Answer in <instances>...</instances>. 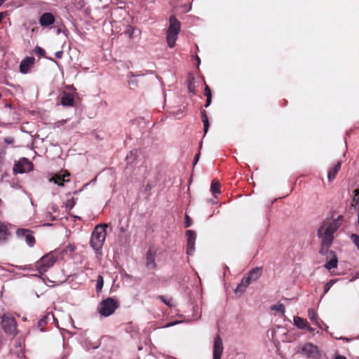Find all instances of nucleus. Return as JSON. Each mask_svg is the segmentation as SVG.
<instances>
[{"instance_id":"obj_1","label":"nucleus","mask_w":359,"mask_h":359,"mask_svg":"<svg viewBox=\"0 0 359 359\" xmlns=\"http://www.w3.org/2000/svg\"><path fill=\"white\" fill-rule=\"evenodd\" d=\"M339 224L337 220L326 219L323 222L317 231V236L321 241L320 254L325 255L334 241V233L337 231Z\"/></svg>"},{"instance_id":"obj_2","label":"nucleus","mask_w":359,"mask_h":359,"mask_svg":"<svg viewBox=\"0 0 359 359\" xmlns=\"http://www.w3.org/2000/svg\"><path fill=\"white\" fill-rule=\"evenodd\" d=\"M107 227V224H97L92 233L90 244L97 254H101L100 250L106 239Z\"/></svg>"},{"instance_id":"obj_3","label":"nucleus","mask_w":359,"mask_h":359,"mask_svg":"<svg viewBox=\"0 0 359 359\" xmlns=\"http://www.w3.org/2000/svg\"><path fill=\"white\" fill-rule=\"evenodd\" d=\"M60 252L57 250L51 251L43 256L35 263V267L40 274H43L58 260Z\"/></svg>"},{"instance_id":"obj_4","label":"nucleus","mask_w":359,"mask_h":359,"mask_svg":"<svg viewBox=\"0 0 359 359\" xmlns=\"http://www.w3.org/2000/svg\"><path fill=\"white\" fill-rule=\"evenodd\" d=\"M1 325L6 334L13 337L18 334L17 321L12 313L6 312L0 316Z\"/></svg>"},{"instance_id":"obj_5","label":"nucleus","mask_w":359,"mask_h":359,"mask_svg":"<svg viewBox=\"0 0 359 359\" xmlns=\"http://www.w3.org/2000/svg\"><path fill=\"white\" fill-rule=\"evenodd\" d=\"M180 22L175 15H171L169 18V27L166 34V40L170 48H173L175 46V42L180 32Z\"/></svg>"},{"instance_id":"obj_6","label":"nucleus","mask_w":359,"mask_h":359,"mask_svg":"<svg viewBox=\"0 0 359 359\" xmlns=\"http://www.w3.org/2000/svg\"><path fill=\"white\" fill-rule=\"evenodd\" d=\"M118 306L117 301L111 297H108L100 302L97 310L101 316L107 317L113 314Z\"/></svg>"},{"instance_id":"obj_7","label":"nucleus","mask_w":359,"mask_h":359,"mask_svg":"<svg viewBox=\"0 0 359 359\" xmlns=\"http://www.w3.org/2000/svg\"><path fill=\"white\" fill-rule=\"evenodd\" d=\"M296 353L313 358H318L320 355L318 347L310 342L298 346Z\"/></svg>"},{"instance_id":"obj_8","label":"nucleus","mask_w":359,"mask_h":359,"mask_svg":"<svg viewBox=\"0 0 359 359\" xmlns=\"http://www.w3.org/2000/svg\"><path fill=\"white\" fill-rule=\"evenodd\" d=\"M32 163L27 158H22L18 162L15 163L13 166V172L15 174H22L29 172L32 170Z\"/></svg>"},{"instance_id":"obj_9","label":"nucleus","mask_w":359,"mask_h":359,"mask_svg":"<svg viewBox=\"0 0 359 359\" xmlns=\"http://www.w3.org/2000/svg\"><path fill=\"white\" fill-rule=\"evenodd\" d=\"M186 235L187 236V254L188 255H193L195 251L196 234L192 230H187Z\"/></svg>"},{"instance_id":"obj_10","label":"nucleus","mask_w":359,"mask_h":359,"mask_svg":"<svg viewBox=\"0 0 359 359\" xmlns=\"http://www.w3.org/2000/svg\"><path fill=\"white\" fill-rule=\"evenodd\" d=\"M16 234L18 237L25 238L27 243L32 247L35 244V238L32 234V231L29 229H19L16 231Z\"/></svg>"},{"instance_id":"obj_11","label":"nucleus","mask_w":359,"mask_h":359,"mask_svg":"<svg viewBox=\"0 0 359 359\" xmlns=\"http://www.w3.org/2000/svg\"><path fill=\"white\" fill-rule=\"evenodd\" d=\"M223 343L221 337L217 335L215 338L213 346V359H221L223 353Z\"/></svg>"},{"instance_id":"obj_12","label":"nucleus","mask_w":359,"mask_h":359,"mask_svg":"<svg viewBox=\"0 0 359 359\" xmlns=\"http://www.w3.org/2000/svg\"><path fill=\"white\" fill-rule=\"evenodd\" d=\"M156 252L152 249H149L146 255V267L148 269H154L156 267L155 262Z\"/></svg>"},{"instance_id":"obj_13","label":"nucleus","mask_w":359,"mask_h":359,"mask_svg":"<svg viewBox=\"0 0 359 359\" xmlns=\"http://www.w3.org/2000/svg\"><path fill=\"white\" fill-rule=\"evenodd\" d=\"M326 255H327V258H329L330 257L331 258L329 261L326 262L325 265V268L329 270L337 268L338 259L335 252L332 250H328V253H327Z\"/></svg>"},{"instance_id":"obj_14","label":"nucleus","mask_w":359,"mask_h":359,"mask_svg":"<svg viewBox=\"0 0 359 359\" xmlns=\"http://www.w3.org/2000/svg\"><path fill=\"white\" fill-rule=\"evenodd\" d=\"M55 22V16L51 13H45L39 18V24L42 27H48Z\"/></svg>"},{"instance_id":"obj_15","label":"nucleus","mask_w":359,"mask_h":359,"mask_svg":"<svg viewBox=\"0 0 359 359\" xmlns=\"http://www.w3.org/2000/svg\"><path fill=\"white\" fill-rule=\"evenodd\" d=\"M61 104L65 107H73L74 104V95L64 91L61 96Z\"/></svg>"},{"instance_id":"obj_16","label":"nucleus","mask_w":359,"mask_h":359,"mask_svg":"<svg viewBox=\"0 0 359 359\" xmlns=\"http://www.w3.org/2000/svg\"><path fill=\"white\" fill-rule=\"evenodd\" d=\"M34 60L33 57H26L23 59L20 65V72L23 74L27 73L30 67L34 65Z\"/></svg>"},{"instance_id":"obj_17","label":"nucleus","mask_w":359,"mask_h":359,"mask_svg":"<svg viewBox=\"0 0 359 359\" xmlns=\"http://www.w3.org/2000/svg\"><path fill=\"white\" fill-rule=\"evenodd\" d=\"M294 324L299 329H306L309 331H312V328L309 325L308 321L306 319L300 317L294 318Z\"/></svg>"},{"instance_id":"obj_18","label":"nucleus","mask_w":359,"mask_h":359,"mask_svg":"<svg viewBox=\"0 0 359 359\" xmlns=\"http://www.w3.org/2000/svg\"><path fill=\"white\" fill-rule=\"evenodd\" d=\"M252 283L248 276H244L240 284L237 286L235 290L236 293H243L245 291L246 287Z\"/></svg>"},{"instance_id":"obj_19","label":"nucleus","mask_w":359,"mask_h":359,"mask_svg":"<svg viewBox=\"0 0 359 359\" xmlns=\"http://www.w3.org/2000/svg\"><path fill=\"white\" fill-rule=\"evenodd\" d=\"M262 273V268L261 267H256L249 271L248 273V277L250 278V280L252 281H255L259 278Z\"/></svg>"},{"instance_id":"obj_20","label":"nucleus","mask_w":359,"mask_h":359,"mask_svg":"<svg viewBox=\"0 0 359 359\" xmlns=\"http://www.w3.org/2000/svg\"><path fill=\"white\" fill-rule=\"evenodd\" d=\"M10 233L6 224L0 222V242L6 241Z\"/></svg>"},{"instance_id":"obj_21","label":"nucleus","mask_w":359,"mask_h":359,"mask_svg":"<svg viewBox=\"0 0 359 359\" xmlns=\"http://www.w3.org/2000/svg\"><path fill=\"white\" fill-rule=\"evenodd\" d=\"M341 163L338 162L334 167H332L328 172L327 177L330 181L333 180L335 177L339 170L341 169Z\"/></svg>"},{"instance_id":"obj_22","label":"nucleus","mask_w":359,"mask_h":359,"mask_svg":"<svg viewBox=\"0 0 359 359\" xmlns=\"http://www.w3.org/2000/svg\"><path fill=\"white\" fill-rule=\"evenodd\" d=\"M69 176V173H67L66 175H64L62 176L60 175H55L51 178L50 181H53L55 184H57L59 186H64V182L69 181V179L66 180L65 177Z\"/></svg>"},{"instance_id":"obj_23","label":"nucleus","mask_w":359,"mask_h":359,"mask_svg":"<svg viewBox=\"0 0 359 359\" xmlns=\"http://www.w3.org/2000/svg\"><path fill=\"white\" fill-rule=\"evenodd\" d=\"M204 95L206 97V104L205 107H208L212 102V93L210 87L207 84H205Z\"/></svg>"},{"instance_id":"obj_24","label":"nucleus","mask_w":359,"mask_h":359,"mask_svg":"<svg viewBox=\"0 0 359 359\" xmlns=\"http://www.w3.org/2000/svg\"><path fill=\"white\" fill-rule=\"evenodd\" d=\"M201 117H202V121L203 123V130L204 134L205 135L208 133V128H209V121L207 116V112L205 110L201 111Z\"/></svg>"},{"instance_id":"obj_25","label":"nucleus","mask_w":359,"mask_h":359,"mask_svg":"<svg viewBox=\"0 0 359 359\" xmlns=\"http://www.w3.org/2000/svg\"><path fill=\"white\" fill-rule=\"evenodd\" d=\"M201 117H202V121L203 123V130L204 134L205 135L208 133V128H209V121L207 116V112L205 110L201 111Z\"/></svg>"},{"instance_id":"obj_26","label":"nucleus","mask_w":359,"mask_h":359,"mask_svg":"<svg viewBox=\"0 0 359 359\" xmlns=\"http://www.w3.org/2000/svg\"><path fill=\"white\" fill-rule=\"evenodd\" d=\"M308 316L309 318V319L313 322L315 324L318 325V315L317 313H316L315 310L313 309H309L308 310Z\"/></svg>"},{"instance_id":"obj_27","label":"nucleus","mask_w":359,"mask_h":359,"mask_svg":"<svg viewBox=\"0 0 359 359\" xmlns=\"http://www.w3.org/2000/svg\"><path fill=\"white\" fill-rule=\"evenodd\" d=\"M219 189H220V184H219V182L212 180V183H211V187H210V191H212V193L213 194L220 193Z\"/></svg>"},{"instance_id":"obj_28","label":"nucleus","mask_w":359,"mask_h":359,"mask_svg":"<svg viewBox=\"0 0 359 359\" xmlns=\"http://www.w3.org/2000/svg\"><path fill=\"white\" fill-rule=\"evenodd\" d=\"M188 90L190 93H195L196 86L195 79L194 77H190L188 79Z\"/></svg>"},{"instance_id":"obj_29","label":"nucleus","mask_w":359,"mask_h":359,"mask_svg":"<svg viewBox=\"0 0 359 359\" xmlns=\"http://www.w3.org/2000/svg\"><path fill=\"white\" fill-rule=\"evenodd\" d=\"M104 285V279L102 276L99 275L97 278V283H96V291L97 292H101Z\"/></svg>"},{"instance_id":"obj_30","label":"nucleus","mask_w":359,"mask_h":359,"mask_svg":"<svg viewBox=\"0 0 359 359\" xmlns=\"http://www.w3.org/2000/svg\"><path fill=\"white\" fill-rule=\"evenodd\" d=\"M271 309L272 311H276L280 312L283 315H284V313H285V306L283 304H278L273 305L271 307Z\"/></svg>"},{"instance_id":"obj_31","label":"nucleus","mask_w":359,"mask_h":359,"mask_svg":"<svg viewBox=\"0 0 359 359\" xmlns=\"http://www.w3.org/2000/svg\"><path fill=\"white\" fill-rule=\"evenodd\" d=\"M337 281V279H332L329 282H327L325 287H324V291L323 294L321 297V298L330 290L331 287Z\"/></svg>"},{"instance_id":"obj_32","label":"nucleus","mask_w":359,"mask_h":359,"mask_svg":"<svg viewBox=\"0 0 359 359\" xmlns=\"http://www.w3.org/2000/svg\"><path fill=\"white\" fill-rule=\"evenodd\" d=\"M353 201L355 203L354 207L359 203V189H357L354 191V196L353 198Z\"/></svg>"},{"instance_id":"obj_33","label":"nucleus","mask_w":359,"mask_h":359,"mask_svg":"<svg viewBox=\"0 0 359 359\" xmlns=\"http://www.w3.org/2000/svg\"><path fill=\"white\" fill-rule=\"evenodd\" d=\"M34 51L36 55H39L41 56H44L46 54L45 50L39 46H36Z\"/></svg>"},{"instance_id":"obj_34","label":"nucleus","mask_w":359,"mask_h":359,"mask_svg":"<svg viewBox=\"0 0 359 359\" xmlns=\"http://www.w3.org/2000/svg\"><path fill=\"white\" fill-rule=\"evenodd\" d=\"M191 225V219L188 215H185V222L184 226L186 228L189 227Z\"/></svg>"},{"instance_id":"obj_35","label":"nucleus","mask_w":359,"mask_h":359,"mask_svg":"<svg viewBox=\"0 0 359 359\" xmlns=\"http://www.w3.org/2000/svg\"><path fill=\"white\" fill-rule=\"evenodd\" d=\"M4 142L8 144H13L15 142V140L13 137L8 136L4 138Z\"/></svg>"},{"instance_id":"obj_36","label":"nucleus","mask_w":359,"mask_h":359,"mask_svg":"<svg viewBox=\"0 0 359 359\" xmlns=\"http://www.w3.org/2000/svg\"><path fill=\"white\" fill-rule=\"evenodd\" d=\"M158 299H160L167 306H171L170 300H166L165 297L162 295L158 296Z\"/></svg>"},{"instance_id":"obj_37","label":"nucleus","mask_w":359,"mask_h":359,"mask_svg":"<svg viewBox=\"0 0 359 359\" xmlns=\"http://www.w3.org/2000/svg\"><path fill=\"white\" fill-rule=\"evenodd\" d=\"M74 205H75V203H74V201L73 198H72V199H71V200H69V201H67V207H69L70 208H73V207H74Z\"/></svg>"},{"instance_id":"obj_38","label":"nucleus","mask_w":359,"mask_h":359,"mask_svg":"<svg viewBox=\"0 0 359 359\" xmlns=\"http://www.w3.org/2000/svg\"><path fill=\"white\" fill-rule=\"evenodd\" d=\"M8 15V12H1L0 13V22H2V20L5 18V17Z\"/></svg>"},{"instance_id":"obj_39","label":"nucleus","mask_w":359,"mask_h":359,"mask_svg":"<svg viewBox=\"0 0 359 359\" xmlns=\"http://www.w3.org/2000/svg\"><path fill=\"white\" fill-rule=\"evenodd\" d=\"M199 157H200V153H198L195 155V157H194V165L197 163V161H198L199 159Z\"/></svg>"},{"instance_id":"obj_40","label":"nucleus","mask_w":359,"mask_h":359,"mask_svg":"<svg viewBox=\"0 0 359 359\" xmlns=\"http://www.w3.org/2000/svg\"><path fill=\"white\" fill-rule=\"evenodd\" d=\"M335 359H346L345 356H343V355H337Z\"/></svg>"},{"instance_id":"obj_41","label":"nucleus","mask_w":359,"mask_h":359,"mask_svg":"<svg viewBox=\"0 0 359 359\" xmlns=\"http://www.w3.org/2000/svg\"><path fill=\"white\" fill-rule=\"evenodd\" d=\"M359 278V271L356 272V273H355V277L351 279V280H355V279H356V278Z\"/></svg>"},{"instance_id":"obj_42","label":"nucleus","mask_w":359,"mask_h":359,"mask_svg":"<svg viewBox=\"0 0 359 359\" xmlns=\"http://www.w3.org/2000/svg\"><path fill=\"white\" fill-rule=\"evenodd\" d=\"M67 248H69V251L71 252H73L74 250V247L72 245H69Z\"/></svg>"},{"instance_id":"obj_43","label":"nucleus","mask_w":359,"mask_h":359,"mask_svg":"<svg viewBox=\"0 0 359 359\" xmlns=\"http://www.w3.org/2000/svg\"><path fill=\"white\" fill-rule=\"evenodd\" d=\"M62 52H57V53H56V56H57V57H61V55H62Z\"/></svg>"},{"instance_id":"obj_44","label":"nucleus","mask_w":359,"mask_h":359,"mask_svg":"<svg viewBox=\"0 0 359 359\" xmlns=\"http://www.w3.org/2000/svg\"><path fill=\"white\" fill-rule=\"evenodd\" d=\"M6 0H0V6L6 1Z\"/></svg>"},{"instance_id":"obj_45","label":"nucleus","mask_w":359,"mask_h":359,"mask_svg":"<svg viewBox=\"0 0 359 359\" xmlns=\"http://www.w3.org/2000/svg\"><path fill=\"white\" fill-rule=\"evenodd\" d=\"M358 223L359 224V210H358Z\"/></svg>"},{"instance_id":"obj_46","label":"nucleus","mask_w":359,"mask_h":359,"mask_svg":"<svg viewBox=\"0 0 359 359\" xmlns=\"http://www.w3.org/2000/svg\"><path fill=\"white\" fill-rule=\"evenodd\" d=\"M1 201V200L0 199V202Z\"/></svg>"}]
</instances>
